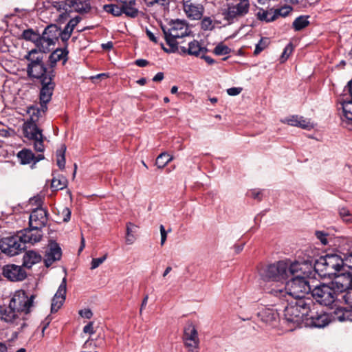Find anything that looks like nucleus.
Listing matches in <instances>:
<instances>
[{"label":"nucleus","mask_w":352,"mask_h":352,"mask_svg":"<svg viewBox=\"0 0 352 352\" xmlns=\"http://www.w3.org/2000/svg\"><path fill=\"white\" fill-rule=\"evenodd\" d=\"M35 296L24 290H17L13 294L8 307H0V318L14 327L19 326L22 331L27 326L26 316L34 307Z\"/></svg>","instance_id":"nucleus-1"},{"label":"nucleus","mask_w":352,"mask_h":352,"mask_svg":"<svg viewBox=\"0 0 352 352\" xmlns=\"http://www.w3.org/2000/svg\"><path fill=\"white\" fill-rule=\"evenodd\" d=\"M313 261L310 258L302 262H292L289 260L279 261L270 264L261 265L258 269L260 278L265 282H278L283 283L289 278L302 270V265L312 267Z\"/></svg>","instance_id":"nucleus-2"},{"label":"nucleus","mask_w":352,"mask_h":352,"mask_svg":"<svg viewBox=\"0 0 352 352\" xmlns=\"http://www.w3.org/2000/svg\"><path fill=\"white\" fill-rule=\"evenodd\" d=\"M311 292L309 281L299 274L287 281L285 285L278 286L269 289L268 293L289 302L290 300L306 298L305 295Z\"/></svg>","instance_id":"nucleus-3"},{"label":"nucleus","mask_w":352,"mask_h":352,"mask_svg":"<svg viewBox=\"0 0 352 352\" xmlns=\"http://www.w3.org/2000/svg\"><path fill=\"white\" fill-rule=\"evenodd\" d=\"M313 305L314 301L311 298L290 300L284 309V320L288 324H292V328H295L302 320H305L310 306Z\"/></svg>","instance_id":"nucleus-4"},{"label":"nucleus","mask_w":352,"mask_h":352,"mask_svg":"<svg viewBox=\"0 0 352 352\" xmlns=\"http://www.w3.org/2000/svg\"><path fill=\"white\" fill-rule=\"evenodd\" d=\"M52 6L60 13L56 21L64 23L69 17L72 12L84 14L89 12L91 5L89 0H61L53 1Z\"/></svg>","instance_id":"nucleus-5"},{"label":"nucleus","mask_w":352,"mask_h":352,"mask_svg":"<svg viewBox=\"0 0 352 352\" xmlns=\"http://www.w3.org/2000/svg\"><path fill=\"white\" fill-rule=\"evenodd\" d=\"M164 38L170 50L169 52H175L178 51V38H184L190 34V29L186 20L175 19L171 20L168 26L162 27Z\"/></svg>","instance_id":"nucleus-6"},{"label":"nucleus","mask_w":352,"mask_h":352,"mask_svg":"<svg viewBox=\"0 0 352 352\" xmlns=\"http://www.w3.org/2000/svg\"><path fill=\"white\" fill-rule=\"evenodd\" d=\"M43 53L36 49L30 50L25 56L29 61L27 67L28 75L33 78H39L42 80L45 77H54L53 69H47L43 63Z\"/></svg>","instance_id":"nucleus-7"},{"label":"nucleus","mask_w":352,"mask_h":352,"mask_svg":"<svg viewBox=\"0 0 352 352\" xmlns=\"http://www.w3.org/2000/svg\"><path fill=\"white\" fill-rule=\"evenodd\" d=\"M344 265L343 259L338 254H328L320 256L314 264V270L321 277L331 278L336 275Z\"/></svg>","instance_id":"nucleus-8"},{"label":"nucleus","mask_w":352,"mask_h":352,"mask_svg":"<svg viewBox=\"0 0 352 352\" xmlns=\"http://www.w3.org/2000/svg\"><path fill=\"white\" fill-rule=\"evenodd\" d=\"M226 7L223 12L224 19L229 23H233L248 14L250 3V0H236L228 3Z\"/></svg>","instance_id":"nucleus-9"},{"label":"nucleus","mask_w":352,"mask_h":352,"mask_svg":"<svg viewBox=\"0 0 352 352\" xmlns=\"http://www.w3.org/2000/svg\"><path fill=\"white\" fill-rule=\"evenodd\" d=\"M313 298L320 305L331 306L340 300V296L335 291L331 283H322L311 289Z\"/></svg>","instance_id":"nucleus-10"},{"label":"nucleus","mask_w":352,"mask_h":352,"mask_svg":"<svg viewBox=\"0 0 352 352\" xmlns=\"http://www.w3.org/2000/svg\"><path fill=\"white\" fill-rule=\"evenodd\" d=\"M338 302H344L347 307H338L331 313L332 320L339 322L352 321V289H349L341 295Z\"/></svg>","instance_id":"nucleus-11"},{"label":"nucleus","mask_w":352,"mask_h":352,"mask_svg":"<svg viewBox=\"0 0 352 352\" xmlns=\"http://www.w3.org/2000/svg\"><path fill=\"white\" fill-rule=\"evenodd\" d=\"M33 120V118H31ZM24 136L29 140L34 141V148L37 152H43L45 146L43 140L45 139L42 131L39 129L34 121L27 122L23 125Z\"/></svg>","instance_id":"nucleus-12"},{"label":"nucleus","mask_w":352,"mask_h":352,"mask_svg":"<svg viewBox=\"0 0 352 352\" xmlns=\"http://www.w3.org/2000/svg\"><path fill=\"white\" fill-rule=\"evenodd\" d=\"M310 307V311H308L305 319L306 324L316 328L326 327L331 321L329 316L323 311H319L318 305L314 302Z\"/></svg>","instance_id":"nucleus-13"},{"label":"nucleus","mask_w":352,"mask_h":352,"mask_svg":"<svg viewBox=\"0 0 352 352\" xmlns=\"http://www.w3.org/2000/svg\"><path fill=\"white\" fill-rule=\"evenodd\" d=\"M62 39V30L56 25H48L41 36V51L47 52L54 46L58 38Z\"/></svg>","instance_id":"nucleus-14"},{"label":"nucleus","mask_w":352,"mask_h":352,"mask_svg":"<svg viewBox=\"0 0 352 352\" xmlns=\"http://www.w3.org/2000/svg\"><path fill=\"white\" fill-rule=\"evenodd\" d=\"M25 248L26 245L23 244L19 234L4 237L0 241V249L3 253L10 256L19 254Z\"/></svg>","instance_id":"nucleus-15"},{"label":"nucleus","mask_w":352,"mask_h":352,"mask_svg":"<svg viewBox=\"0 0 352 352\" xmlns=\"http://www.w3.org/2000/svg\"><path fill=\"white\" fill-rule=\"evenodd\" d=\"M183 342L188 352L199 351V338L195 326L188 323L184 329Z\"/></svg>","instance_id":"nucleus-16"},{"label":"nucleus","mask_w":352,"mask_h":352,"mask_svg":"<svg viewBox=\"0 0 352 352\" xmlns=\"http://www.w3.org/2000/svg\"><path fill=\"white\" fill-rule=\"evenodd\" d=\"M330 283L340 296L344 292L352 289V274L351 272L336 274Z\"/></svg>","instance_id":"nucleus-17"},{"label":"nucleus","mask_w":352,"mask_h":352,"mask_svg":"<svg viewBox=\"0 0 352 352\" xmlns=\"http://www.w3.org/2000/svg\"><path fill=\"white\" fill-rule=\"evenodd\" d=\"M2 274L10 281H21L27 276L23 266L15 264H8L3 267Z\"/></svg>","instance_id":"nucleus-18"},{"label":"nucleus","mask_w":352,"mask_h":352,"mask_svg":"<svg viewBox=\"0 0 352 352\" xmlns=\"http://www.w3.org/2000/svg\"><path fill=\"white\" fill-rule=\"evenodd\" d=\"M47 223V212L43 208H34L29 218V226L42 230Z\"/></svg>","instance_id":"nucleus-19"},{"label":"nucleus","mask_w":352,"mask_h":352,"mask_svg":"<svg viewBox=\"0 0 352 352\" xmlns=\"http://www.w3.org/2000/svg\"><path fill=\"white\" fill-rule=\"evenodd\" d=\"M183 9L187 17L191 20L201 19L204 13L203 5L191 0H183Z\"/></svg>","instance_id":"nucleus-20"},{"label":"nucleus","mask_w":352,"mask_h":352,"mask_svg":"<svg viewBox=\"0 0 352 352\" xmlns=\"http://www.w3.org/2000/svg\"><path fill=\"white\" fill-rule=\"evenodd\" d=\"M54 77H45L41 80L42 88L40 92V100L42 108L47 109L46 104L52 98L55 84L52 81Z\"/></svg>","instance_id":"nucleus-21"},{"label":"nucleus","mask_w":352,"mask_h":352,"mask_svg":"<svg viewBox=\"0 0 352 352\" xmlns=\"http://www.w3.org/2000/svg\"><path fill=\"white\" fill-rule=\"evenodd\" d=\"M24 245L27 243L34 245L39 242L43 237L42 230L35 228H29L21 230L18 233Z\"/></svg>","instance_id":"nucleus-22"},{"label":"nucleus","mask_w":352,"mask_h":352,"mask_svg":"<svg viewBox=\"0 0 352 352\" xmlns=\"http://www.w3.org/2000/svg\"><path fill=\"white\" fill-rule=\"evenodd\" d=\"M67 292V278L64 277L60 284L56 293L52 298L51 311L54 313L62 307L65 300Z\"/></svg>","instance_id":"nucleus-23"},{"label":"nucleus","mask_w":352,"mask_h":352,"mask_svg":"<svg viewBox=\"0 0 352 352\" xmlns=\"http://www.w3.org/2000/svg\"><path fill=\"white\" fill-rule=\"evenodd\" d=\"M62 256L61 248L58 243H53L50 244L48 251L46 252L44 258V263L46 267L51 266L55 261L60 259Z\"/></svg>","instance_id":"nucleus-24"},{"label":"nucleus","mask_w":352,"mask_h":352,"mask_svg":"<svg viewBox=\"0 0 352 352\" xmlns=\"http://www.w3.org/2000/svg\"><path fill=\"white\" fill-rule=\"evenodd\" d=\"M179 52L183 54H189L192 56H199L204 54L207 50L201 47L199 41L193 40L188 43V47L181 46L179 47Z\"/></svg>","instance_id":"nucleus-25"},{"label":"nucleus","mask_w":352,"mask_h":352,"mask_svg":"<svg viewBox=\"0 0 352 352\" xmlns=\"http://www.w3.org/2000/svg\"><path fill=\"white\" fill-rule=\"evenodd\" d=\"M17 157L22 164H29L31 162L34 164L44 159L43 154L35 156L30 149L24 148L17 153Z\"/></svg>","instance_id":"nucleus-26"},{"label":"nucleus","mask_w":352,"mask_h":352,"mask_svg":"<svg viewBox=\"0 0 352 352\" xmlns=\"http://www.w3.org/2000/svg\"><path fill=\"white\" fill-rule=\"evenodd\" d=\"M261 321L268 324H274L278 318V313L270 308H264L257 314Z\"/></svg>","instance_id":"nucleus-27"},{"label":"nucleus","mask_w":352,"mask_h":352,"mask_svg":"<svg viewBox=\"0 0 352 352\" xmlns=\"http://www.w3.org/2000/svg\"><path fill=\"white\" fill-rule=\"evenodd\" d=\"M67 54L68 52L66 50L56 49L54 50L49 57L50 69H52L59 60H63L64 65L67 60Z\"/></svg>","instance_id":"nucleus-28"},{"label":"nucleus","mask_w":352,"mask_h":352,"mask_svg":"<svg viewBox=\"0 0 352 352\" xmlns=\"http://www.w3.org/2000/svg\"><path fill=\"white\" fill-rule=\"evenodd\" d=\"M81 19H82L80 16H77L71 19L68 21L65 28L62 30V41L63 42H67L69 39L74 29L81 21Z\"/></svg>","instance_id":"nucleus-29"},{"label":"nucleus","mask_w":352,"mask_h":352,"mask_svg":"<svg viewBox=\"0 0 352 352\" xmlns=\"http://www.w3.org/2000/svg\"><path fill=\"white\" fill-rule=\"evenodd\" d=\"M23 265L27 268H31L32 265L41 261V256L33 250L25 253L23 258Z\"/></svg>","instance_id":"nucleus-30"},{"label":"nucleus","mask_w":352,"mask_h":352,"mask_svg":"<svg viewBox=\"0 0 352 352\" xmlns=\"http://www.w3.org/2000/svg\"><path fill=\"white\" fill-rule=\"evenodd\" d=\"M135 0L133 3H126L121 5L122 14H124L130 18H135L138 16L139 10L135 7Z\"/></svg>","instance_id":"nucleus-31"},{"label":"nucleus","mask_w":352,"mask_h":352,"mask_svg":"<svg viewBox=\"0 0 352 352\" xmlns=\"http://www.w3.org/2000/svg\"><path fill=\"white\" fill-rule=\"evenodd\" d=\"M23 38L26 41L34 42L38 48V51H41V36L36 34L31 29L24 30L22 34Z\"/></svg>","instance_id":"nucleus-32"},{"label":"nucleus","mask_w":352,"mask_h":352,"mask_svg":"<svg viewBox=\"0 0 352 352\" xmlns=\"http://www.w3.org/2000/svg\"><path fill=\"white\" fill-rule=\"evenodd\" d=\"M67 185V180L66 177L63 175H58L54 177L51 183V188L54 190H59L65 188Z\"/></svg>","instance_id":"nucleus-33"},{"label":"nucleus","mask_w":352,"mask_h":352,"mask_svg":"<svg viewBox=\"0 0 352 352\" xmlns=\"http://www.w3.org/2000/svg\"><path fill=\"white\" fill-rule=\"evenodd\" d=\"M309 16L302 15L297 17L293 22L292 26L296 31H300L309 25Z\"/></svg>","instance_id":"nucleus-34"},{"label":"nucleus","mask_w":352,"mask_h":352,"mask_svg":"<svg viewBox=\"0 0 352 352\" xmlns=\"http://www.w3.org/2000/svg\"><path fill=\"white\" fill-rule=\"evenodd\" d=\"M173 157L170 156L167 153H162L158 155L155 161V165L159 168H163L165 167L170 161H172Z\"/></svg>","instance_id":"nucleus-35"},{"label":"nucleus","mask_w":352,"mask_h":352,"mask_svg":"<svg viewBox=\"0 0 352 352\" xmlns=\"http://www.w3.org/2000/svg\"><path fill=\"white\" fill-rule=\"evenodd\" d=\"M342 108L344 117L352 123V100L342 102Z\"/></svg>","instance_id":"nucleus-36"},{"label":"nucleus","mask_w":352,"mask_h":352,"mask_svg":"<svg viewBox=\"0 0 352 352\" xmlns=\"http://www.w3.org/2000/svg\"><path fill=\"white\" fill-rule=\"evenodd\" d=\"M103 10L114 16H120L122 15L121 6L116 4L104 5Z\"/></svg>","instance_id":"nucleus-37"},{"label":"nucleus","mask_w":352,"mask_h":352,"mask_svg":"<svg viewBox=\"0 0 352 352\" xmlns=\"http://www.w3.org/2000/svg\"><path fill=\"white\" fill-rule=\"evenodd\" d=\"M66 146L63 144L61 148L56 151L57 165L60 169H64L65 166V153Z\"/></svg>","instance_id":"nucleus-38"},{"label":"nucleus","mask_w":352,"mask_h":352,"mask_svg":"<svg viewBox=\"0 0 352 352\" xmlns=\"http://www.w3.org/2000/svg\"><path fill=\"white\" fill-rule=\"evenodd\" d=\"M257 19L260 21H265L266 22H272L275 21L273 13L268 12L264 10H260L256 14Z\"/></svg>","instance_id":"nucleus-39"},{"label":"nucleus","mask_w":352,"mask_h":352,"mask_svg":"<svg viewBox=\"0 0 352 352\" xmlns=\"http://www.w3.org/2000/svg\"><path fill=\"white\" fill-rule=\"evenodd\" d=\"M292 10V8L289 6H285L283 7H281L280 8L276 9L274 12V16L275 18V20L280 16H287Z\"/></svg>","instance_id":"nucleus-40"},{"label":"nucleus","mask_w":352,"mask_h":352,"mask_svg":"<svg viewBox=\"0 0 352 352\" xmlns=\"http://www.w3.org/2000/svg\"><path fill=\"white\" fill-rule=\"evenodd\" d=\"M201 28L204 31L212 30L214 28L212 19L209 16H205L201 22Z\"/></svg>","instance_id":"nucleus-41"},{"label":"nucleus","mask_w":352,"mask_h":352,"mask_svg":"<svg viewBox=\"0 0 352 352\" xmlns=\"http://www.w3.org/2000/svg\"><path fill=\"white\" fill-rule=\"evenodd\" d=\"M231 50L223 43L218 44L214 49V53L218 56L226 55L230 54Z\"/></svg>","instance_id":"nucleus-42"},{"label":"nucleus","mask_w":352,"mask_h":352,"mask_svg":"<svg viewBox=\"0 0 352 352\" xmlns=\"http://www.w3.org/2000/svg\"><path fill=\"white\" fill-rule=\"evenodd\" d=\"M269 41L267 38H261L259 42L256 45V47L254 52L255 55L260 54L264 49L268 45Z\"/></svg>","instance_id":"nucleus-43"},{"label":"nucleus","mask_w":352,"mask_h":352,"mask_svg":"<svg viewBox=\"0 0 352 352\" xmlns=\"http://www.w3.org/2000/svg\"><path fill=\"white\" fill-rule=\"evenodd\" d=\"M136 226L132 223H128L126 224V243L127 244H132L135 241V236L132 234V228Z\"/></svg>","instance_id":"nucleus-44"},{"label":"nucleus","mask_w":352,"mask_h":352,"mask_svg":"<svg viewBox=\"0 0 352 352\" xmlns=\"http://www.w3.org/2000/svg\"><path fill=\"white\" fill-rule=\"evenodd\" d=\"M298 127L303 129L311 130L314 127V125L309 121V120L304 118L302 116H299Z\"/></svg>","instance_id":"nucleus-45"},{"label":"nucleus","mask_w":352,"mask_h":352,"mask_svg":"<svg viewBox=\"0 0 352 352\" xmlns=\"http://www.w3.org/2000/svg\"><path fill=\"white\" fill-rule=\"evenodd\" d=\"M144 2L148 7H151L155 5L168 6L170 3L169 0H144Z\"/></svg>","instance_id":"nucleus-46"},{"label":"nucleus","mask_w":352,"mask_h":352,"mask_svg":"<svg viewBox=\"0 0 352 352\" xmlns=\"http://www.w3.org/2000/svg\"><path fill=\"white\" fill-rule=\"evenodd\" d=\"M340 216L345 222H350L352 220L351 214L349 210L346 208H342L339 211Z\"/></svg>","instance_id":"nucleus-47"},{"label":"nucleus","mask_w":352,"mask_h":352,"mask_svg":"<svg viewBox=\"0 0 352 352\" xmlns=\"http://www.w3.org/2000/svg\"><path fill=\"white\" fill-rule=\"evenodd\" d=\"M292 50H293V46H292V43H289L288 45H287V46L285 47V49L282 53L281 57H280L281 62H284L288 58V57L292 52Z\"/></svg>","instance_id":"nucleus-48"},{"label":"nucleus","mask_w":352,"mask_h":352,"mask_svg":"<svg viewBox=\"0 0 352 352\" xmlns=\"http://www.w3.org/2000/svg\"><path fill=\"white\" fill-rule=\"evenodd\" d=\"M107 258V255H104L102 257L93 258L91 261V269L94 270L101 265Z\"/></svg>","instance_id":"nucleus-49"},{"label":"nucleus","mask_w":352,"mask_h":352,"mask_svg":"<svg viewBox=\"0 0 352 352\" xmlns=\"http://www.w3.org/2000/svg\"><path fill=\"white\" fill-rule=\"evenodd\" d=\"M298 119H300L298 116H292L285 118L283 122L289 125L298 126Z\"/></svg>","instance_id":"nucleus-50"},{"label":"nucleus","mask_w":352,"mask_h":352,"mask_svg":"<svg viewBox=\"0 0 352 352\" xmlns=\"http://www.w3.org/2000/svg\"><path fill=\"white\" fill-rule=\"evenodd\" d=\"M316 236L317 239H318L320 241L322 244L326 245L328 243V241L327 239L328 234L327 233L322 231H317L316 232Z\"/></svg>","instance_id":"nucleus-51"},{"label":"nucleus","mask_w":352,"mask_h":352,"mask_svg":"<svg viewBox=\"0 0 352 352\" xmlns=\"http://www.w3.org/2000/svg\"><path fill=\"white\" fill-rule=\"evenodd\" d=\"M78 314L82 318L87 319H90L93 316V313L89 309H81L79 311Z\"/></svg>","instance_id":"nucleus-52"},{"label":"nucleus","mask_w":352,"mask_h":352,"mask_svg":"<svg viewBox=\"0 0 352 352\" xmlns=\"http://www.w3.org/2000/svg\"><path fill=\"white\" fill-rule=\"evenodd\" d=\"M241 91V87H232L227 89V94L229 96H234L239 95Z\"/></svg>","instance_id":"nucleus-53"},{"label":"nucleus","mask_w":352,"mask_h":352,"mask_svg":"<svg viewBox=\"0 0 352 352\" xmlns=\"http://www.w3.org/2000/svg\"><path fill=\"white\" fill-rule=\"evenodd\" d=\"M30 203L32 205L36 206V208H41V206L43 203L42 199L40 196L34 197L30 199Z\"/></svg>","instance_id":"nucleus-54"},{"label":"nucleus","mask_w":352,"mask_h":352,"mask_svg":"<svg viewBox=\"0 0 352 352\" xmlns=\"http://www.w3.org/2000/svg\"><path fill=\"white\" fill-rule=\"evenodd\" d=\"M83 332L85 333H89L91 335L94 334V322H89L87 325H85L83 328Z\"/></svg>","instance_id":"nucleus-55"},{"label":"nucleus","mask_w":352,"mask_h":352,"mask_svg":"<svg viewBox=\"0 0 352 352\" xmlns=\"http://www.w3.org/2000/svg\"><path fill=\"white\" fill-rule=\"evenodd\" d=\"M160 230L161 234V245H163L166 240L167 232L166 231L165 228L163 225L160 226Z\"/></svg>","instance_id":"nucleus-56"},{"label":"nucleus","mask_w":352,"mask_h":352,"mask_svg":"<svg viewBox=\"0 0 352 352\" xmlns=\"http://www.w3.org/2000/svg\"><path fill=\"white\" fill-rule=\"evenodd\" d=\"M249 194L254 199H258L259 201L261 199V191L258 190H252L249 192Z\"/></svg>","instance_id":"nucleus-57"},{"label":"nucleus","mask_w":352,"mask_h":352,"mask_svg":"<svg viewBox=\"0 0 352 352\" xmlns=\"http://www.w3.org/2000/svg\"><path fill=\"white\" fill-rule=\"evenodd\" d=\"M63 221L67 222L69 221L71 217V211L68 208H65L63 210Z\"/></svg>","instance_id":"nucleus-58"},{"label":"nucleus","mask_w":352,"mask_h":352,"mask_svg":"<svg viewBox=\"0 0 352 352\" xmlns=\"http://www.w3.org/2000/svg\"><path fill=\"white\" fill-rule=\"evenodd\" d=\"M135 65L141 67H146L148 65V61L145 59H138L135 60Z\"/></svg>","instance_id":"nucleus-59"},{"label":"nucleus","mask_w":352,"mask_h":352,"mask_svg":"<svg viewBox=\"0 0 352 352\" xmlns=\"http://www.w3.org/2000/svg\"><path fill=\"white\" fill-rule=\"evenodd\" d=\"M146 33L147 36L149 38V39L151 41H153L155 43H157V37L155 36V34L152 32H151L148 30H146Z\"/></svg>","instance_id":"nucleus-60"},{"label":"nucleus","mask_w":352,"mask_h":352,"mask_svg":"<svg viewBox=\"0 0 352 352\" xmlns=\"http://www.w3.org/2000/svg\"><path fill=\"white\" fill-rule=\"evenodd\" d=\"M164 79V74L162 72H158L153 78L154 82H160Z\"/></svg>","instance_id":"nucleus-61"},{"label":"nucleus","mask_w":352,"mask_h":352,"mask_svg":"<svg viewBox=\"0 0 352 352\" xmlns=\"http://www.w3.org/2000/svg\"><path fill=\"white\" fill-rule=\"evenodd\" d=\"M200 56H201V58H204L206 62L209 65H212L213 63H214V60L212 59L211 57L205 56L204 54H201Z\"/></svg>","instance_id":"nucleus-62"},{"label":"nucleus","mask_w":352,"mask_h":352,"mask_svg":"<svg viewBox=\"0 0 352 352\" xmlns=\"http://www.w3.org/2000/svg\"><path fill=\"white\" fill-rule=\"evenodd\" d=\"M148 299V296L147 295L145 296L142 302V305H141V307H140V314H142V309L146 306Z\"/></svg>","instance_id":"nucleus-63"},{"label":"nucleus","mask_w":352,"mask_h":352,"mask_svg":"<svg viewBox=\"0 0 352 352\" xmlns=\"http://www.w3.org/2000/svg\"><path fill=\"white\" fill-rule=\"evenodd\" d=\"M346 261L349 263V267L352 269V252L349 253L346 257Z\"/></svg>","instance_id":"nucleus-64"}]
</instances>
